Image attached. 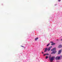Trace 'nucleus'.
Returning <instances> with one entry per match:
<instances>
[{"label":"nucleus","instance_id":"nucleus-6","mask_svg":"<svg viewBox=\"0 0 62 62\" xmlns=\"http://www.w3.org/2000/svg\"><path fill=\"white\" fill-rule=\"evenodd\" d=\"M49 55V54H44V56H45V55Z\"/></svg>","mask_w":62,"mask_h":62},{"label":"nucleus","instance_id":"nucleus-13","mask_svg":"<svg viewBox=\"0 0 62 62\" xmlns=\"http://www.w3.org/2000/svg\"><path fill=\"white\" fill-rule=\"evenodd\" d=\"M50 43H53V42L51 41Z\"/></svg>","mask_w":62,"mask_h":62},{"label":"nucleus","instance_id":"nucleus-2","mask_svg":"<svg viewBox=\"0 0 62 62\" xmlns=\"http://www.w3.org/2000/svg\"><path fill=\"white\" fill-rule=\"evenodd\" d=\"M55 50H56V48H54L53 49H52L51 50V51H54L51 53V54H54L56 53V51H55Z\"/></svg>","mask_w":62,"mask_h":62},{"label":"nucleus","instance_id":"nucleus-16","mask_svg":"<svg viewBox=\"0 0 62 62\" xmlns=\"http://www.w3.org/2000/svg\"><path fill=\"white\" fill-rule=\"evenodd\" d=\"M22 47H24V46H21Z\"/></svg>","mask_w":62,"mask_h":62},{"label":"nucleus","instance_id":"nucleus-12","mask_svg":"<svg viewBox=\"0 0 62 62\" xmlns=\"http://www.w3.org/2000/svg\"><path fill=\"white\" fill-rule=\"evenodd\" d=\"M49 45H50V43H49L46 46H49Z\"/></svg>","mask_w":62,"mask_h":62},{"label":"nucleus","instance_id":"nucleus-7","mask_svg":"<svg viewBox=\"0 0 62 62\" xmlns=\"http://www.w3.org/2000/svg\"><path fill=\"white\" fill-rule=\"evenodd\" d=\"M62 47V45H60L58 46V48H61V47Z\"/></svg>","mask_w":62,"mask_h":62},{"label":"nucleus","instance_id":"nucleus-17","mask_svg":"<svg viewBox=\"0 0 62 62\" xmlns=\"http://www.w3.org/2000/svg\"><path fill=\"white\" fill-rule=\"evenodd\" d=\"M57 40H58V39H57Z\"/></svg>","mask_w":62,"mask_h":62},{"label":"nucleus","instance_id":"nucleus-8","mask_svg":"<svg viewBox=\"0 0 62 62\" xmlns=\"http://www.w3.org/2000/svg\"><path fill=\"white\" fill-rule=\"evenodd\" d=\"M47 48H46L45 49L44 51V52H46L47 51Z\"/></svg>","mask_w":62,"mask_h":62},{"label":"nucleus","instance_id":"nucleus-10","mask_svg":"<svg viewBox=\"0 0 62 62\" xmlns=\"http://www.w3.org/2000/svg\"><path fill=\"white\" fill-rule=\"evenodd\" d=\"M39 39V38L38 37H37L36 38H35V40H37L38 39Z\"/></svg>","mask_w":62,"mask_h":62},{"label":"nucleus","instance_id":"nucleus-1","mask_svg":"<svg viewBox=\"0 0 62 62\" xmlns=\"http://www.w3.org/2000/svg\"><path fill=\"white\" fill-rule=\"evenodd\" d=\"M51 55H50L49 56V60L51 62H52L53 61V60H54V59L55 58V57H52L51 58Z\"/></svg>","mask_w":62,"mask_h":62},{"label":"nucleus","instance_id":"nucleus-15","mask_svg":"<svg viewBox=\"0 0 62 62\" xmlns=\"http://www.w3.org/2000/svg\"><path fill=\"white\" fill-rule=\"evenodd\" d=\"M42 54H44V53H43V52H42Z\"/></svg>","mask_w":62,"mask_h":62},{"label":"nucleus","instance_id":"nucleus-3","mask_svg":"<svg viewBox=\"0 0 62 62\" xmlns=\"http://www.w3.org/2000/svg\"><path fill=\"white\" fill-rule=\"evenodd\" d=\"M60 57L57 56L55 57V59L56 60H59L60 59Z\"/></svg>","mask_w":62,"mask_h":62},{"label":"nucleus","instance_id":"nucleus-14","mask_svg":"<svg viewBox=\"0 0 62 62\" xmlns=\"http://www.w3.org/2000/svg\"><path fill=\"white\" fill-rule=\"evenodd\" d=\"M59 2H60V1H61V0H58Z\"/></svg>","mask_w":62,"mask_h":62},{"label":"nucleus","instance_id":"nucleus-4","mask_svg":"<svg viewBox=\"0 0 62 62\" xmlns=\"http://www.w3.org/2000/svg\"><path fill=\"white\" fill-rule=\"evenodd\" d=\"M52 47V46H51L50 47H49L47 49V50L48 51H49L51 50V48Z\"/></svg>","mask_w":62,"mask_h":62},{"label":"nucleus","instance_id":"nucleus-5","mask_svg":"<svg viewBox=\"0 0 62 62\" xmlns=\"http://www.w3.org/2000/svg\"><path fill=\"white\" fill-rule=\"evenodd\" d=\"M61 52H62L61 50H59L58 52V54H61Z\"/></svg>","mask_w":62,"mask_h":62},{"label":"nucleus","instance_id":"nucleus-9","mask_svg":"<svg viewBox=\"0 0 62 62\" xmlns=\"http://www.w3.org/2000/svg\"><path fill=\"white\" fill-rule=\"evenodd\" d=\"M55 43H53L52 44H51V45H55Z\"/></svg>","mask_w":62,"mask_h":62},{"label":"nucleus","instance_id":"nucleus-18","mask_svg":"<svg viewBox=\"0 0 62 62\" xmlns=\"http://www.w3.org/2000/svg\"><path fill=\"white\" fill-rule=\"evenodd\" d=\"M61 40H62V39H61Z\"/></svg>","mask_w":62,"mask_h":62},{"label":"nucleus","instance_id":"nucleus-11","mask_svg":"<svg viewBox=\"0 0 62 62\" xmlns=\"http://www.w3.org/2000/svg\"><path fill=\"white\" fill-rule=\"evenodd\" d=\"M48 58V56H46V59H47V58Z\"/></svg>","mask_w":62,"mask_h":62}]
</instances>
